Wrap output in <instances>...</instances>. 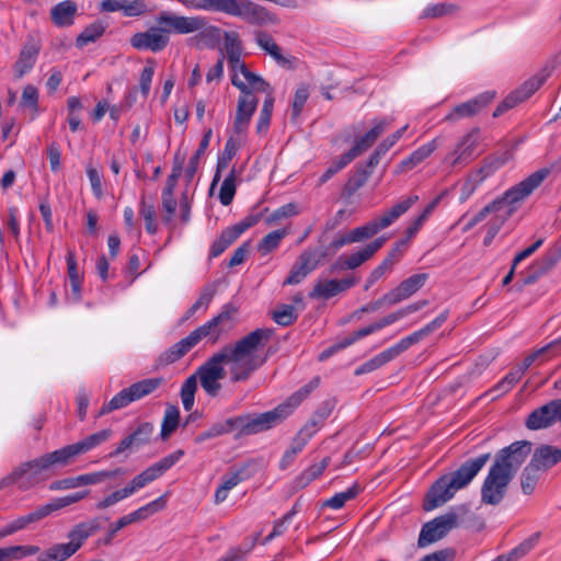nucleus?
I'll return each mask as SVG.
<instances>
[{
	"label": "nucleus",
	"mask_w": 561,
	"mask_h": 561,
	"mask_svg": "<svg viewBox=\"0 0 561 561\" xmlns=\"http://www.w3.org/2000/svg\"><path fill=\"white\" fill-rule=\"evenodd\" d=\"M273 335L272 329L260 328L233 344H227L207 358L195 371L187 377L181 387V401L185 411H191L195 404L197 380L205 393L216 398L221 390V380L226 377L225 365L229 367L230 381L243 382L264 365L266 357L259 354Z\"/></svg>",
	"instance_id": "f257e3e1"
},
{
	"label": "nucleus",
	"mask_w": 561,
	"mask_h": 561,
	"mask_svg": "<svg viewBox=\"0 0 561 561\" xmlns=\"http://www.w3.org/2000/svg\"><path fill=\"white\" fill-rule=\"evenodd\" d=\"M531 447L533 444L528 440H516L494 455L493 462L481 485L482 503L499 505L506 496L508 485L515 474L530 455V462L542 472L561 462L560 447L540 445L533 454Z\"/></svg>",
	"instance_id": "f03ea898"
},
{
	"label": "nucleus",
	"mask_w": 561,
	"mask_h": 561,
	"mask_svg": "<svg viewBox=\"0 0 561 561\" xmlns=\"http://www.w3.org/2000/svg\"><path fill=\"white\" fill-rule=\"evenodd\" d=\"M156 21L158 25L145 32L135 33L130 37V45L138 50L158 53L163 50L170 42V33L190 34L202 31L203 37L218 38L220 30L217 26H207L203 16H183L170 12H161Z\"/></svg>",
	"instance_id": "7ed1b4c3"
},
{
	"label": "nucleus",
	"mask_w": 561,
	"mask_h": 561,
	"mask_svg": "<svg viewBox=\"0 0 561 561\" xmlns=\"http://www.w3.org/2000/svg\"><path fill=\"white\" fill-rule=\"evenodd\" d=\"M183 455L184 451L179 449L161 458L159 461L151 465L139 474L135 476L126 486L119 490H115L108 495L104 496L95 504V508L103 511L131 496L138 490L145 488L147 484L160 478L165 471L172 468L183 457Z\"/></svg>",
	"instance_id": "20e7f679"
},
{
	"label": "nucleus",
	"mask_w": 561,
	"mask_h": 561,
	"mask_svg": "<svg viewBox=\"0 0 561 561\" xmlns=\"http://www.w3.org/2000/svg\"><path fill=\"white\" fill-rule=\"evenodd\" d=\"M550 174L547 168L531 173L518 184L507 190L501 198L493 201L479 210L463 227L465 231L471 230L476 225L486 218L488 215L500 210L504 204L513 205L529 196Z\"/></svg>",
	"instance_id": "39448f33"
},
{
	"label": "nucleus",
	"mask_w": 561,
	"mask_h": 561,
	"mask_svg": "<svg viewBox=\"0 0 561 561\" xmlns=\"http://www.w3.org/2000/svg\"><path fill=\"white\" fill-rule=\"evenodd\" d=\"M448 318V311L442 312L433 321L409 336L401 339L397 344L377 354L355 369V375L360 376L371 373L405 352L411 345L419 343L424 337L439 329Z\"/></svg>",
	"instance_id": "423d86ee"
},
{
	"label": "nucleus",
	"mask_w": 561,
	"mask_h": 561,
	"mask_svg": "<svg viewBox=\"0 0 561 561\" xmlns=\"http://www.w3.org/2000/svg\"><path fill=\"white\" fill-rule=\"evenodd\" d=\"M101 528L99 518H92L75 525L68 533L69 542L55 543L41 552L36 561H66Z\"/></svg>",
	"instance_id": "0eeeda50"
},
{
	"label": "nucleus",
	"mask_w": 561,
	"mask_h": 561,
	"mask_svg": "<svg viewBox=\"0 0 561 561\" xmlns=\"http://www.w3.org/2000/svg\"><path fill=\"white\" fill-rule=\"evenodd\" d=\"M56 465H67L60 449L19 465L11 472V479L15 480L20 489L27 490L44 481V472Z\"/></svg>",
	"instance_id": "6e6552de"
},
{
	"label": "nucleus",
	"mask_w": 561,
	"mask_h": 561,
	"mask_svg": "<svg viewBox=\"0 0 561 561\" xmlns=\"http://www.w3.org/2000/svg\"><path fill=\"white\" fill-rule=\"evenodd\" d=\"M237 313L238 308L234 305L226 304L217 316L193 330L190 335L196 344L205 337L215 344L234 327Z\"/></svg>",
	"instance_id": "1a4fd4ad"
},
{
	"label": "nucleus",
	"mask_w": 561,
	"mask_h": 561,
	"mask_svg": "<svg viewBox=\"0 0 561 561\" xmlns=\"http://www.w3.org/2000/svg\"><path fill=\"white\" fill-rule=\"evenodd\" d=\"M163 381L164 380L162 377L147 378L137 381L127 388L122 389L106 404H104L101 408L99 416L108 414L118 409H123L130 404L131 402L140 400L144 397L151 394L163 383Z\"/></svg>",
	"instance_id": "9d476101"
},
{
	"label": "nucleus",
	"mask_w": 561,
	"mask_h": 561,
	"mask_svg": "<svg viewBox=\"0 0 561 561\" xmlns=\"http://www.w3.org/2000/svg\"><path fill=\"white\" fill-rule=\"evenodd\" d=\"M231 83L242 93L238 99L237 113L232 124V133L237 137H245L259 100L250 90H248V87L239 78H231Z\"/></svg>",
	"instance_id": "9b49d317"
},
{
	"label": "nucleus",
	"mask_w": 561,
	"mask_h": 561,
	"mask_svg": "<svg viewBox=\"0 0 561 561\" xmlns=\"http://www.w3.org/2000/svg\"><path fill=\"white\" fill-rule=\"evenodd\" d=\"M561 387V378L554 381L553 388ZM556 423L561 424V398L550 400L549 402L535 409L526 419L525 425L531 431H538L551 427Z\"/></svg>",
	"instance_id": "f8f14e48"
},
{
	"label": "nucleus",
	"mask_w": 561,
	"mask_h": 561,
	"mask_svg": "<svg viewBox=\"0 0 561 561\" xmlns=\"http://www.w3.org/2000/svg\"><path fill=\"white\" fill-rule=\"evenodd\" d=\"M458 526V515L454 512L446 513L423 525L419 535L417 545L427 547L443 539L451 529Z\"/></svg>",
	"instance_id": "ddd939ff"
},
{
	"label": "nucleus",
	"mask_w": 561,
	"mask_h": 561,
	"mask_svg": "<svg viewBox=\"0 0 561 561\" xmlns=\"http://www.w3.org/2000/svg\"><path fill=\"white\" fill-rule=\"evenodd\" d=\"M327 255L324 251L307 249L300 253L295 264L293 265L284 285H297L301 283L305 277L317 268L321 259Z\"/></svg>",
	"instance_id": "4468645a"
},
{
	"label": "nucleus",
	"mask_w": 561,
	"mask_h": 561,
	"mask_svg": "<svg viewBox=\"0 0 561 561\" xmlns=\"http://www.w3.org/2000/svg\"><path fill=\"white\" fill-rule=\"evenodd\" d=\"M112 435L113 431L111 428H104L84 437L77 443L60 448V451L68 465L73 460V458L84 455L90 450L99 447L100 445L106 443L112 437Z\"/></svg>",
	"instance_id": "2eb2a0df"
},
{
	"label": "nucleus",
	"mask_w": 561,
	"mask_h": 561,
	"mask_svg": "<svg viewBox=\"0 0 561 561\" xmlns=\"http://www.w3.org/2000/svg\"><path fill=\"white\" fill-rule=\"evenodd\" d=\"M495 99L494 91H485L476 98L460 103L444 117V122L455 123L461 118L473 117Z\"/></svg>",
	"instance_id": "dca6fc26"
},
{
	"label": "nucleus",
	"mask_w": 561,
	"mask_h": 561,
	"mask_svg": "<svg viewBox=\"0 0 561 561\" xmlns=\"http://www.w3.org/2000/svg\"><path fill=\"white\" fill-rule=\"evenodd\" d=\"M490 454H482L476 458L468 459L457 470L447 476L456 491L466 488L490 459Z\"/></svg>",
	"instance_id": "f3484780"
},
{
	"label": "nucleus",
	"mask_w": 561,
	"mask_h": 561,
	"mask_svg": "<svg viewBox=\"0 0 561 561\" xmlns=\"http://www.w3.org/2000/svg\"><path fill=\"white\" fill-rule=\"evenodd\" d=\"M153 433V425L149 422L139 424L135 431L121 440L115 450L108 457L114 458L126 451L138 449L150 443Z\"/></svg>",
	"instance_id": "a211bd4d"
},
{
	"label": "nucleus",
	"mask_w": 561,
	"mask_h": 561,
	"mask_svg": "<svg viewBox=\"0 0 561 561\" xmlns=\"http://www.w3.org/2000/svg\"><path fill=\"white\" fill-rule=\"evenodd\" d=\"M456 490L448 480L447 476H442L436 480L426 493L423 508L424 511H433L451 500L456 494Z\"/></svg>",
	"instance_id": "6ab92c4d"
},
{
	"label": "nucleus",
	"mask_w": 561,
	"mask_h": 561,
	"mask_svg": "<svg viewBox=\"0 0 561 561\" xmlns=\"http://www.w3.org/2000/svg\"><path fill=\"white\" fill-rule=\"evenodd\" d=\"M386 242L385 237H380L366 244L362 250L351 254L342 255L333 264V270H355L364 262L369 260Z\"/></svg>",
	"instance_id": "aec40b11"
},
{
	"label": "nucleus",
	"mask_w": 561,
	"mask_h": 561,
	"mask_svg": "<svg viewBox=\"0 0 561 561\" xmlns=\"http://www.w3.org/2000/svg\"><path fill=\"white\" fill-rule=\"evenodd\" d=\"M248 417L249 434L253 435L273 428L287 419L288 415L286 414L285 409L278 404L271 411L260 414H248Z\"/></svg>",
	"instance_id": "412c9836"
},
{
	"label": "nucleus",
	"mask_w": 561,
	"mask_h": 561,
	"mask_svg": "<svg viewBox=\"0 0 561 561\" xmlns=\"http://www.w3.org/2000/svg\"><path fill=\"white\" fill-rule=\"evenodd\" d=\"M427 279V273L413 274L402 280L397 287L388 291L387 298L391 300L393 306L398 305L417 293L425 285Z\"/></svg>",
	"instance_id": "4be33fe9"
},
{
	"label": "nucleus",
	"mask_w": 561,
	"mask_h": 561,
	"mask_svg": "<svg viewBox=\"0 0 561 561\" xmlns=\"http://www.w3.org/2000/svg\"><path fill=\"white\" fill-rule=\"evenodd\" d=\"M224 47L225 53L221 56H225V59H227L228 67L232 72L231 78H238V68H242L244 64L241 58L243 47L240 35L237 32H225Z\"/></svg>",
	"instance_id": "5701e85b"
},
{
	"label": "nucleus",
	"mask_w": 561,
	"mask_h": 561,
	"mask_svg": "<svg viewBox=\"0 0 561 561\" xmlns=\"http://www.w3.org/2000/svg\"><path fill=\"white\" fill-rule=\"evenodd\" d=\"M390 122L387 119H377L374 122L373 127L367 130L363 136H360L354 144V146L345 152L347 159L350 158L353 161L358 156L366 152L375 141L386 131Z\"/></svg>",
	"instance_id": "b1692460"
},
{
	"label": "nucleus",
	"mask_w": 561,
	"mask_h": 561,
	"mask_svg": "<svg viewBox=\"0 0 561 561\" xmlns=\"http://www.w3.org/2000/svg\"><path fill=\"white\" fill-rule=\"evenodd\" d=\"M479 133L480 130L476 128L461 138L447 158L451 167L463 164L474 156L476 148L479 144Z\"/></svg>",
	"instance_id": "393cba45"
},
{
	"label": "nucleus",
	"mask_w": 561,
	"mask_h": 561,
	"mask_svg": "<svg viewBox=\"0 0 561 561\" xmlns=\"http://www.w3.org/2000/svg\"><path fill=\"white\" fill-rule=\"evenodd\" d=\"M559 259L560 255L557 250H548L545 252L528 267L523 278V286L536 283L541 276L546 275L554 267Z\"/></svg>",
	"instance_id": "a878e982"
},
{
	"label": "nucleus",
	"mask_w": 561,
	"mask_h": 561,
	"mask_svg": "<svg viewBox=\"0 0 561 561\" xmlns=\"http://www.w3.org/2000/svg\"><path fill=\"white\" fill-rule=\"evenodd\" d=\"M356 284L355 278L319 280L309 293L312 299H330Z\"/></svg>",
	"instance_id": "bb28decb"
},
{
	"label": "nucleus",
	"mask_w": 561,
	"mask_h": 561,
	"mask_svg": "<svg viewBox=\"0 0 561 561\" xmlns=\"http://www.w3.org/2000/svg\"><path fill=\"white\" fill-rule=\"evenodd\" d=\"M419 201L417 195H409L405 198L399 201L389 209L385 210L379 216L373 218V221L377 224L378 231H381L392 224H394L403 214H405L416 202Z\"/></svg>",
	"instance_id": "cd10ccee"
},
{
	"label": "nucleus",
	"mask_w": 561,
	"mask_h": 561,
	"mask_svg": "<svg viewBox=\"0 0 561 561\" xmlns=\"http://www.w3.org/2000/svg\"><path fill=\"white\" fill-rule=\"evenodd\" d=\"M39 45L32 38H30L22 47L19 59L14 65L15 77L22 78L27 73L36 62V58L39 54Z\"/></svg>",
	"instance_id": "c85d7f7f"
},
{
	"label": "nucleus",
	"mask_w": 561,
	"mask_h": 561,
	"mask_svg": "<svg viewBox=\"0 0 561 561\" xmlns=\"http://www.w3.org/2000/svg\"><path fill=\"white\" fill-rule=\"evenodd\" d=\"M195 345V341L188 334L178 343L173 344L170 348L164 351L157 359L158 367H164L173 364L186 355Z\"/></svg>",
	"instance_id": "c756f323"
},
{
	"label": "nucleus",
	"mask_w": 561,
	"mask_h": 561,
	"mask_svg": "<svg viewBox=\"0 0 561 561\" xmlns=\"http://www.w3.org/2000/svg\"><path fill=\"white\" fill-rule=\"evenodd\" d=\"M77 12V3L72 0H65L51 9L50 19L56 26L67 27L73 24Z\"/></svg>",
	"instance_id": "7c9ffc66"
},
{
	"label": "nucleus",
	"mask_w": 561,
	"mask_h": 561,
	"mask_svg": "<svg viewBox=\"0 0 561 561\" xmlns=\"http://www.w3.org/2000/svg\"><path fill=\"white\" fill-rule=\"evenodd\" d=\"M437 148L436 139L421 146L414 150L407 159L402 160L397 167V173H403L412 170L414 167L428 158Z\"/></svg>",
	"instance_id": "2f4dec72"
},
{
	"label": "nucleus",
	"mask_w": 561,
	"mask_h": 561,
	"mask_svg": "<svg viewBox=\"0 0 561 561\" xmlns=\"http://www.w3.org/2000/svg\"><path fill=\"white\" fill-rule=\"evenodd\" d=\"M167 505L165 495H161L154 501L139 507L138 510L123 516L124 522L129 526L130 524L145 520L154 513L162 511Z\"/></svg>",
	"instance_id": "473e14b6"
},
{
	"label": "nucleus",
	"mask_w": 561,
	"mask_h": 561,
	"mask_svg": "<svg viewBox=\"0 0 561 561\" xmlns=\"http://www.w3.org/2000/svg\"><path fill=\"white\" fill-rule=\"evenodd\" d=\"M255 42L259 47L272 56L277 64L282 66L290 64V60L282 54L279 46L268 33L263 31L257 32L255 34Z\"/></svg>",
	"instance_id": "72a5a7b5"
},
{
	"label": "nucleus",
	"mask_w": 561,
	"mask_h": 561,
	"mask_svg": "<svg viewBox=\"0 0 561 561\" xmlns=\"http://www.w3.org/2000/svg\"><path fill=\"white\" fill-rule=\"evenodd\" d=\"M319 386V378L316 377L307 385L298 389L289 396L280 405L285 409L286 414L289 416L300 405V403Z\"/></svg>",
	"instance_id": "f704fd0d"
},
{
	"label": "nucleus",
	"mask_w": 561,
	"mask_h": 561,
	"mask_svg": "<svg viewBox=\"0 0 561 561\" xmlns=\"http://www.w3.org/2000/svg\"><path fill=\"white\" fill-rule=\"evenodd\" d=\"M388 152V150L382 146L378 145L373 153L369 156L367 163L364 168L358 170V173L355 178V186L360 187L364 185L368 178L371 175L374 169L380 162V159Z\"/></svg>",
	"instance_id": "c9c22d12"
},
{
	"label": "nucleus",
	"mask_w": 561,
	"mask_h": 561,
	"mask_svg": "<svg viewBox=\"0 0 561 561\" xmlns=\"http://www.w3.org/2000/svg\"><path fill=\"white\" fill-rule=\"evenodd\" d=\"M542 473V471L529 461L520 473L522 492L526 495L533 494Z\"/></svg>",
	"instance_id": "e433bc0d"
},
{
	"label": "nucleus",
	"mask_w": 561,
	"mask_h": 561,
	"mask_svg": "<svg viewBox=\"0 0 561 561\" xmlns=\"http://www.w3.org/2000/svg\"><path fill=\"white\" fill-rule=\"evenodd\" d=\"M539 538L540 533H535L515 547L508 554L500 556L493 561H517L535 548Z\"/></svg>",
	"instance_id": "4c0bfd02"
},
{
	"label": "nucleus",
	"mask_w": 561,
	"mask_h": 561,
	"mask_svg": "<svg viewBox=\"0 0 561 561\" xmlns=\"http://www.w3.org/2000/svg\"><path fill=\"white\" fill-rule=\"evenodd\" d=\"M47 516L48 515L46 513V510L44 505H42L26 515L19 516L18 518L8 523V525L12 534H15L18 531L26 529L31 524L37 523Z\"/></svg>",
	"instance_id": "58836bf2"
},
{
	"label": "nucleus",
	"mask_w": 561,
	"mask_h": 561,
	"mask_svg": "<svg viewBox=\"0 0 561 561\" xmlns=\"http://www.w3.org/2000/svg\"><path fill=\"white\" fill-rule=\"evenodd\" d=\"M211 135H213V130L210 128H208L205 131L203 138L201 139V142H199V146H198L196 152L190 159L187 168L185 170V178L188 181H191L194 178V175H195V173L197 171L198 164H199V160L204 156L206 149L209 146Z\"/></svg>",
	"instance_id": "ea45409f"
},
{
	"label": "nucleus",
	"mask_w": 561,
	"mask_h": 561,
	"mask_svg": "<svg viewBox=\"0 0 561 561\" xmlns=\"http://www.w3.org/2000/svg\"><path fill=\"white\" fill-rule=\"evenodd\" d=\"M123 473L121 468L115 470H102L76 477L78 488L82 485H93L104 482L107 479L115 478Z\"/></svg>",
	"instance_id": "a19ab883"
},
{
	"label": "nucleus",
	"mask_w": 561,
	"mask_h": 561,
	"mask_svg": "<svg viewBox=\"0 0 561 561\" xmlns=\"http://www.w3.org/2000/svg\"><path fill=\"white\" fill-rule=\"evenodd\" d=\"M362 491V488L355 483L347 490L334 494L332 497L325 500L322 507H329L332 510L342 508L347 501L355 499Z\"/></svg>",
	"instance_id": "79ce46f5"
},
{
	"label": "nucleus",
	"mask_w": 561,
	"mask_h": 561,
	"mask_svg": "<svg viewBox=\"0 0 561 561\" xmlns=\"http://www.w3.org/2000/svg\"><path fill=\"white\" fill-rule=\"evenodd\" d=\"M240 233L233 226L225 229L220 237L215 240L210 247V255L216 257L219 256L227 248H229L238 238Z\"/></svg>",
	"instance_id": "37998d69"
},
{
	"label": "nucleus",
	"mask_w": 561,
	"mask_h": 561,
	"mask_svg": "<svg viewBox=\"0 0 561 561\" xmlns=\"http://www.w3.org/2000/svg\"><path fill=\"white\" fill-rule=\"evenodd\" d=\"M180 422V410L176 405H168L161 424V437L167 439L178 428Z\"/></svg>",
	"instance_id": "c03bdc74"
},
{
	"label": "nucleus",
	"mask_w": 561,
	"mask_h": 561,
	"mask_svg": "<svg viewBox=\"0 0 561 561\" xmlns=\"http://www.w3.org/2000/svg\"><path fill=\"white\" fill-rule=\"evenodd\" d=\"M139 215L145 221L146 231L149 234H154L158 231L156 224V208L152 203H148L145 196L139 201Z\"/></svg>",
	"instance_id": "a18cd8bd"
},
{
	"label": "nucleus",
	"mask_w": 561,
	"mask_h": 561,
	"mask_svg": "<svg viewBox=\"0 0 561 561\" xmlns=\"http://www.w3.org/2000/svg\"><path fill=\"white\" fill-rule=\"evenodd\" d=\"M238 73L243 76L245 82H242L248 87V89L252 88L254 91L267 92V94L272 93L270 84L262 77L250 71L245 64H243L242 68H238Z\"/></svg>",
	"instance_id": "49530a36"
},
{
	"label": "nucleus",
	"mask_w": 561,
	"mask_h": 561,
	"mask_svg": "<svg viewBox=\"0 0 561 561\" xmlns=\"http://www.w3.org/2000/svg\"><path fill=\"white\" fill-rule=\"evenodd\" d=\"M216 286L214 284L205 286L199 294L197 300L188 308L185 313V319L191 318L199 309L207 310L213 298L216 295Z\"/></svg>",
	"instance_id": "de8ad7c7"
},
{
	"label": "nucleus",
	"mask_w": 561,
	"mask_h": 561,
	"mask_svg": "<svg viewBox=\"0 0 561 561\" xmlns=\"http://www.w3.org/2000/svg\"><path fill=\"white\" fill-rule=\"evenodd\" d=\"M524 373L517 366L510 370L492 389L496 396L508 392L523 377Z\"/></svg>",
	"instance_id": "09e8293b"
},
{
	"label": "nucleus",
	"mask_w": 561,
	"mask_h": 561,
	"mask_svg": "<svg viewBox=\"0 0 561 561\" xmlns=\"http://www.w3.org/2000/svg\"><path fill=\"white\" fill-rule=\"evenodd\" d=\"M287 231L285 229L274 230L267 233L257 245L259 252L266 255L278 248L280 241L286 237Z\"/></svg>",
	"instance_id": "8fccbe9b"
},
{
	"label": "nucleus",
	"mask_w": 561,
	"mask_h": 561,
	"mask_svg": "<svg viewBox=\"0 0 561 561\" xmlns=\"http://www.w3.org/2000/svg\"><path fill=\"white\" fill-rule=\"evenodd\" d=\"M89 494V491L77 492L73 494H69L62 497H57L51 500L49 503L45 504L44 507L46 510L47 515H50L53 512L61 510L66 506H69L73 503H77L84 499Z\"/></svg>",
	"instance_id": "3c124183"
},
{
	"label": "nucleus",
	"mask_w": 561,
	"mask_h": 561,
	"mask_svg": "<svg viewBox=\"0 0 561 561\" xmlns=\"http://www.w3.org/2000/svg\"><path fill=\"white\" fill-rule=\"evenodd\" d=\"M105 27L101 23L90 24L78 35L76 39L77 47L82 48L88 44L95 42L103 35Z\"/></svg>",
	"instance_id": "603ef678"
},
{
	"label": "nucleus",
	"mask_w": 561,
	"mask_h": 561,
	"mask_svg": "<svg viewBox=\"0 0 561 561\" xmlns=\"http://www.w3.org/2000/svg\"><path fill=\"white\" fill-rule=\"evenodd\" d=\"M236 194V170L232 169L224 180L220 191L219 201L224 206L231 204Z\"/></svg>",
	"instance_id": "864d4df0"
},
{
	"label": "nucleus",
	"mask_w": 561,
	"mask_h": 561,
	"mask_svg": "<svg viewBox=\"0 0 561 561\" xmlns=\"http://www.w3.org/2000/svg\"><path fill=\"white\" fill-rule=\"evenodd\" d=\"M274 107V96L268 93L264 100L263 106L260 111V116L256 124V130L259 134L265 133L268 129L271 123V116Z\"/></svg>",
	"instance_id": "5fc2aeb1"
},
{
	"label": "nucleus",
	"mask_w": 561,
	"mask_h": 561,
	"mask_svg": "<svg viewBox=\"0 0 561 561\" xmlns=\"http://www.w3.org/2000/svg\"><path fill=\"white\" fill-rule=\"evenodd\" d=\"M306 445L307 442L304 440V438L299 437L298 435H295L290 444V447L284 453L280 459V468L286 469L289 465H291L296 456L304 449Z\"/></svg>",
	"instance_id": "6e6d98bb"
},
{
	"label": "nucleus",
	"mask_w": 561,
	"mask_h": 561,
	"mask_svg": "<svg viewBox=\"0 0 561 561\" xmlns=\"http://www.w3.org/2000/svg\"><path fill=\"white\" fill-rule=\"evenodd\" d=\"M378 232L379 231L377 228V224L374 222L371 219L364 226H360V227H357V228H354L353 230H351L348 232V236H350L352 243H356V242H360L365 239H368V238L377 234Z\"/></svg>",
	"instance_id": "4d7b16f0"
},
{
	"label": "nucleus",
	"mask_w": 561,
	"mask_h": 561,
	"mask_svg": "<svg viewBox=\"0 0 561 561\" xmlns=\"http://www.w3.org/2000/svg\"><path fill=\"white\" fill-rule=\"evenodd\" d=\"M330 459L323 458L319 463L310 466L299 477V483L301 486H306L308 483L320 477L329 466Z\"/></svg>",
	"instance_id": "13d9d810"
},
{
	"label": "nucleus",
	"mask_w": 561,
	"mask_h": 561,
	"mask_svg": "<svg viewBox=\"0 0 561 561\" xmlns=\"http://www.w3.org/2000/svg\"><path fill=\"white\" fill-rule=\"evenodd\" d=\"M512 157H513V153L510 150H505L502 153H495V154L489 156L484 161L482 171L485 172L486 174H490L494 170L504 165L508 160L512 159Z\"/></svg>",
	"instance_id": "bf43d9fd"
},
{
	"label": "nucleus",
	"mask_w": 561,
	"mask_h": 561,
	"mask_svg": "<svg viewBox=\"0 0 561 561\" xmlns=\"http://www.w3.org/2000/svg\"><path fill=\"white\" fill-rule=\"evenodd\" d=\"M299 214L298 207L295 203H288L275 209L267 218V225H273L284 218L296 216Z\"/></svg>",
	"instance_id": "052dcab7"
},
{
	"label": "nucleus",
	"mask_w": 561,
	"mask_h": 561,
	"mask_svg": "<svg viewBox=\"0 0 561 561\" xmlns=\"http://www.w3.org/2000/svg\"><path fill=\"white\" fill-rule=\"evenodd\" d=\"M296 319L295 309L289 305H284L280 309L273 312V320L283 327L293 324Z\"/></svg>",
	"instance_id": "680f3d73"
},
{
	"label": "nucleus",
	"mask_w": 561,
	"mask_h": 561,
	"mask_svg": "<svg viewBox=\"0 0 561 561\" xmlns=\"http://www.w3.org/2000/svg\"><path fill=\"white\" fill-rule=\"evenodd\" d=\"M456 10L454 4L448 3H436L426 7L423 11L422 18L436 19L450 14Z\"/></svg>",
	"instance_id": "e2e57ef3"
},
{
	"label": "nucleus",
	"mask_w": 561,
	"mask_h": 561,
	"mask_svg": "<svg viewBox=\"0 0 561 561\" xmlns=\"http://www.w3.org/2000/svg\"><path fill=\"white\" fill-rule=\"evenodd\" d=\"M545 82V77H533L525 81L518 89H516L523 101L530 98Z\"/></svg>",
	"instance_id": "0e129e2a"
},
{
	"label": "nucleus",
	"mask_w": 561,
	"mask_h": 561,
	"mask_svg": "<svg viewBox=\"0 0 561 561\" xmlns=\"http://www.w3.org/2000/svg\"><path fill=\"white\" fill-rule=\"evenodd\" d=\"M408 244H409L408 240H403V239L396 242L382 262H387L388 263L387 266L392 268L393 265L396 263H398L400 261V259L402 257L405 249L408 248Z\"/></svg>",
	"instance_id": "69168bd1"
},
{
	"label": "nucleus",
	"mask_w": 561,
	"mask_h": 561,
	"mask_svg": "<svg viewBox=\"0 0 561 561\" xmlns=\"http://www.w3.org/2000/svg\"><path fill=\"white\" fill-rule=\"evenodd\" d=\"M522 102H524L523 96H519L516 90L513 91L496 106L495 111L493 112V117L501 116L506 111L513 108L514 106Z\"/></svg>",
	"instance_id": "338daca9"
},
{
	"label": "nucleus",
	"mask_w": 561,
	"mask_h": 561,
	"mask_svg": "<svg viewBox=\"0 0 561 561\" xmlns=\"http://www.w3.org/2000/svg\"><path fill=\"white\" fill-rule=\"evenodd\" d=\"M522 102H524L523 96H519L516 90L513 91L496 106L495 111L493 112V117L501 116L506 111L513 108L514 106Z\"/></svg>",
	"instance_id": "774afa93"
}]
</instances>
